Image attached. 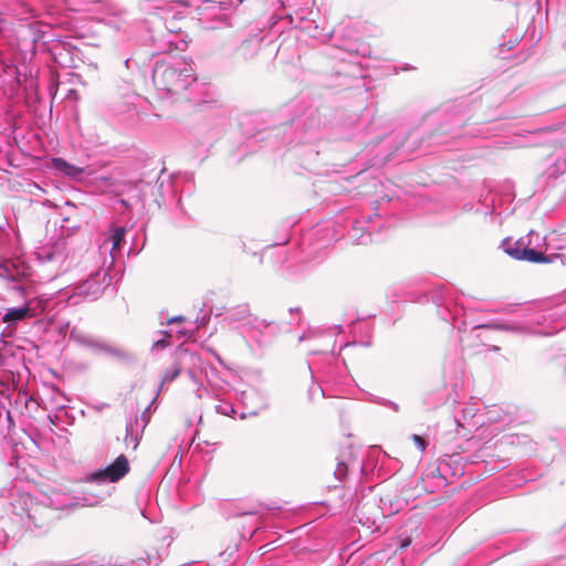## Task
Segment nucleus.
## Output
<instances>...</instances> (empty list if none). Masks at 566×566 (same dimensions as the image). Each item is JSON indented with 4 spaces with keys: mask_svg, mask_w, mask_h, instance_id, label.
I'll list each match as a JSON object with an SVG mask.
<instances>
[{
    "mask_svg": "<svg viewBox=\"0 0 566 566\" xmlns=\"http://www.w3.org/2000/svg\"><path fill=\"white\" fill-rule=\"evenodd\" d=\"M195 81L192 64L182 57L158 61L153 70L154 85L168 94H179Z\"/></svg>",
    "mask_w": 566,
    "mask_h": 566,
    "instance_id": "4",
    "label": "nucleus"
},
{
    "mask_svg": "<svg viewBox=\"0 0 566 566\" xmlns=\"http://www.w3.org/2000/svg\"><path fill=\"white\" fill-rule=\"evenodd\" d=\"M511 241H512V238H510V237L503 239L500 248H511Z\"/></svg>",
    "mask_w": 566,
    "mask_h": 566,
    "instance_id": "26",
    "label": "nucleus"
},
{
    "mask_svg": "<svg viewBox=\"0 0 566 566\" xmlns=\"http://www.w3.org/2000/svg\"><path fill=\"white\" fill-rule=\"evenodd\" d=\"M53 167L63 172L65 176L72 177L74 179H80L85 171L84 168L71 165L62 158H54Z\"/></svg>",
    "mask_w": 566,
    "mask_h": 566,
    "instance_id": "17",
    "label": "nucleus"
},
{
    "mask_svg": "<svg viewBox=\"0 0 566 566\" xmlns=\"http://www.w3.org/2000/svg\"><path fill=\"white\" fill-rule=\"evenodd\" d=\"M198 360L199 357L197 354L186 348H179L176 352L175 363L165 371L161 378L159 390H161L166 384L172 382L180 375L181 370L186 368L188 363L195 366Z\"/></svg>",
    "mask_w": 566,
    "mask_h": 566,
    "instance_id": "8",
    "label": "nucleus"
},
{
    "mask_svg": "<svg viewBox=\"0 0 566 566\" xmlns=\"http://www.w3.org/2000/svg\"><path fill=\"white\" fill-rule=\"evenodd\" d=\"M130 252H134L135 255L137 254L136 250L129 249L128 255L130 254Z\"/></svg>",
    "mask_w": 566,
    "mask_h": 566,
    "instance_id": "33",
    "label": "nucleus"
},
{
    "mask_svg": "<svg viewBox=\"0 0 566 566\" xmlns=\"http://www.w3.org/2000/svg\"><path fill=\"white\" fill-rule=\"evenodd\" d=\"M512 259L533 263H554L560 261L566 264V253L546 254V250H504Z\"/></svg>",
    "mask_w": 566,
    "mask_h": 566,
    "instance_id": "9",
    "label": "nucleus"
},
{
    "mask_svg": "<svg viewBox=\"0 0 566 566\" xmlns=\"http://www.w3.org/2000/svg\"><path fill=\"white\" fill-rule=\"evenodd\" d=\"M189 377L193 380V381H197V375H196V371L192 369V368H188L187 370Z\"/></svg>",
    "mask_w": 566,
    "mask_h": 566,
    "instance_id": "28",
    "label": "nucleus"
},
{
    "mask_svg": "<svg viewBox=\"0 0 566 566\" xmlns=\"http://www.w3.org/2000/svg\"><path fill=\"white\" fill-rule=\"evenodd\" d=\"M546 243V239L538 232L530 231L525 237H521L514 243V248H541Z\"/></svg>",
    "mask_w": 566,
    "mask_h": 566,
    "instance_id": "16",
    "label": "nucleus"
},
{
    "mask_svg": "<svg viewBox=\"0 0 566 566\" xmlns=\"http://www.w3.org/2000/svg\"><path fill=\"white\" fill-rule=\"evenodd\" d=\"M70 338L82 346L90 347L93 349H98L101 345V343L97 339H95L92 335L85 333L84 331L77 327H73L70 331Z\"/></svg>",
    "mask_w": 566,
    "mask_h": 566,
    "instance_id": "15",
    "label": "nucleus"
},
{
    "mask_svg": "<svg viewBox=\"0 0 566 566\" xmlns=\"http://www.w3.org/2000/svg\"><path fill=\"white\" fill-rule=\"evenodd\" d=\"M409 544H410V539H408V542L403 543L401 546L407 547Z\"/></svg>",
    "mask_w": 566,
    "mask_h": 566,
    "instance_id": "31",
    "label": "nucleus"
},
{
    "mask_svg": "<svg viewBox=\"0 0 566 566\" xmlns=\"http://www.w3.org/2000/svg\"><path fill=\"white\" fill-rule=\"evenodd\" d=\"M96 189L105 192L108 191L114 185L115 180L111 175L96 176L93 181Z\"/></svg>",
    "mask_w": 566,
    "mask_h": 566,
    "instance_id": "19",
    "label": "nucleus"
},
{
    "mask_svg": "<svg viewBox=\"0 0 566 566\" xmlns=\"http://www.w3.org/2000/svg\"><path fill=\"white\" fill-rule=\"evenodd\" d=\"M182 321H185V317H184V316H174V317H171V318L168 321V324L179 323V322H182Z\"/></svg>",
    "mask_w": 566,
    "mask_h": 566,
    "instance_id": "27",
    "label": "nucleus"
},
{
    "mask_svg": "<svg viewBox=\"0 0 566 566\" xmlns=\"http://www.w3.org/2000/svg\"><path fill=\"white\" fill-rule=\"evenodd\" d=\"M35 262L51 277L65 273L72 266L70 250H36Z\"/></svg>",
    "mask_w": 566,
    "mask_h": 566,
    "instance_id": "7",
    "label": "nucleus"
},
{
    "mask_svg": "<svg viewBox=\"0 0 566 566\" xmlns=\"http://www.w3.org/2000/svg\"><path fill=\"white\" fill-rule=\"evenodd\" d=\"M473 328H488V329H495V331H513L516 332L520 328L513 325L507 324H499V323H486V324H480L474 326Z\"/></svg>",
    "mask_w": 566,
    "mask_h": 566,
    "instance_id": "20",
    "label": "nucleus"
},
{
    "mask_svg": "<svg viewBox=\"0 0 566 566\" xmlns=\"http://www.w3.org/2000/svg\"><path fill=\"white\" fill-rule=\"evenodd\" d=\"M134 233H142V232L140 231H135L133 229V232L127 237V241H129V242L132 241Z\"/></svg>",
    "mask_w": 566,
    "mask_h": 566,
    "instance_id": "30",
    "label": "nucleus"
},
{
    "mask_svg": "<svg viewBox=\"0 0 566 566\" xmlns=\"http://www.w3.org/2000/svg\"><path fill=\"white\" fill-rule=\"evenodd\" d=\"M122 250H87V260H93L97 264L92 270L87 280L76 284L73 289V296H84L87 300H96L102 295L114 276L120 269H116V260Z\"/></svg>",
    "mask_w": 566,
    "mask_h": 566,
    "instance_id": "3",
    "label": "nucleus"
},
{
    "mask_svg": "<svg viewBox=\"0 0 566 566\" xmlns=\"http://www.w3.org/2000/svg\"><path fill=\"white\" fill-rule=\"evenodd\" d=\"M169 345V343L166 340V339H158L156 340L154 344H153V347L151 349L153 350H158V349H164L166 348L167 346Z\"/></svg>",
    "mask_w": 566,
    "mask_h": 566,
    "instance_id": "24",
    "label": "nucleus"
},
{
    "mask_svg": "<svg viewBox=\"0 0 566 566\" xmlns=\"http://www.w3.org/2000/svg\"><path fill=\"white\" fill-rule=\"evenodd\" d=\"M144 429L139 427V420L138 418H135L134 420H129L126 423V434L124 438V442L127 448L132 447L133 450H136L139 441L142 439Z\"/></svg>",
    "mask_w": 566,
    "mask_h": 566,
    "instance_id": "13",
    "label": "nucleus"
},
{
    "mask_svg": "<svg viewBox=\"0 0 566 566\" xmlns=\"http://www.w3.org/2000/svg\"><path fill=\"white\" fill-rule=\"evenodd\" d=\"M216 411L223 416H231L234 412V409L229 402H220L216 406Z\"/></svg>",
    "mask_w": 566,
    "mask_h": 566,
    "instance_id": "22",
    "label": "nucleus"
},
{
    "mask_svg": "<svg viewBox=\"0 0 566 566\" xmlns=\"http://www.w3.org/2000/svg\"><path fill=\"white\" fill-rule=\"evenodd\" d=\"M98 349L104 350L105 353L124 361H128L134 358L129 352L120 347L108 346L101 343Z\"/></svg>",
    "mask_w": 566,
    "mask_h": 566,
    "instance_id": "18",
    "label": "nucleus"
},
{
    "mask_svg": "<svg viewBox=\"0 0 566 566\" xmlns=\"http://www.w3.org/2000/svg\"><path fill=\"white\" fill-rule=\"evenodd\" d=\"M492 350H499V347L497 346H493Z\"/></svg>",
    "mask_w": 566,
    "mask_h": 566,
    "instance_id": "34",
    "label": "nucleus"
},
{
    "mask_svg": "<svg viewBox=\"0 0 566 566\" xmlns=\"http://www.w3.org/2000/svg\"><path fill=\"white\" fill-rule=\"evenodd\" d=\"M386 406L390 407L391 409H394L395 411H398L399 410V406L396 403V402H392V401H388L386 403Z\"/></svg>",
    "mask_w": 566,
    "mask_h": 566,
    "instance_id": "29",
    "label": "nucleus"
},
{
    "mask_svg": "<svg viewBox=\"0 0 566 566\" xmlns=\"http://www.w3.org/2000/svg\"><path fill=\"white\" fill-rule=\"evenodd\" d=\"M262 39L252 35L241 42L235 49L233 57L237 62H248L256 56L261 49Z\"/></svg>",
    "mask_w": 566,
    "mask_h": 566,
    "instance_id": "12",
    "label": "nucleus"
},
{
    "mask_svg": "<svg viewBox=\"0 0 566 566\" xmlns=\"http://www.w3.org/2000/svg\"><path fill=\"white\" fill-rule=\"evenodd\" d=\"M432 302L437 305L438 315L446 322H451L459 332L465 329L464 321L457 324L459 316L463 313V306L459 305L455 292L448 285H439L432 290Z\"/></svg>",
    "mask_w": 566,
    "mask_h": 566,
    "instance_id": "6",
    "label": "nucleus"
},
{
    "mask_svg": "<svg viewBox=\"0 0 566 566\" xmlns=\"http://www.w3.org/2000/svg\"><path fill=\"white\" fill-rule=\"evenodd\" d=\"M142 424L139 423V427H142L143 429H145V427L147 426L148 421H149V413H148V409H146L143 413H142Z\"/></svg>",
    "mask_w": 566,
    "mask_h": 566,
    "instance_id": "25",
    "label": "nucleus"
},
{
    "mask_svg": "<svg viewBox=\"0 0 566 566\" xmlns=\"http://www.w3.org/2000/svg\"><path fill=\"white\" fill-rule=\"evenodd\" d=\"M133 232V228L116 227L111 229L109 239L112 241V248H122L129 245V248H137L138 245L145 244V238L143 233H134L132 241H127V237Z\"/></svg>",
    "mask_w": 566,
    "mask_h": 566,
    "instance_id": "11",
    "label": "nucleus"
},
{
    "mask_svg": "<svg viewBox=\"0 0 566 566\" xmlns=\"http://www.w3.org/2000/svg\"><path fill=\"white\" fill-rule=\"evenodd\" d=\"M412 440L415 442V444L417 446V448L423 452L426 450V447H427V443L424 441V439L418 434H413L412 436Z\"/></svg>",
    "mask_w": 566,
    "mask_h": 566,
    "instance_id": "23",
    "label": "nucleus"
},
{
    "mask_svg": "<svg viewBox=\"0 0 566 566\" xmlns=\"http://www.w3.org/2000/svg\"><path fill=\"white\" fill-rule=\"evenodd\" d=\"M250 308L248 304H241L235 307L227 310L223 321L229 325L235 323H243L250 317Z\"/></svg>",
    "mask_w": 566,
    "mask_h": 566,
    "instance_id": "14",
    "label": "nucleus"
},
{
    "mask_svg": "<svg viewBox=\"0 0 566 566\" xmlns=\"http://www.w3.org/2000/svg\"><path fill=\"white\" fill-rule=\"evenodd\" d=\"M73 505V499L61 490L53 489L50 493L42 492L36 497H33L14 485L9 490L6 510L12 527L19 532L28 531L32 527H42L45 521L44 513L49 507L64 510Z\"/></svg>",
    "mask_w": 566,
    "mask_h": 566,
    "instance_id": "2",
    "label": "nucleus"
},
{
    "mask_svg": "<svg viewBox=\"0 0 566 566\" xmlns=\"http://www.w3.org/2000/svg\"><path fill=\"white\" fill-rule=\"evenodd\" d=\"M348 467V462H346L345 460H339L334 471L335 478L339 481H343L347 475Z\"/></svg>",
    "mask_w": 566,
    "mask_h": 566,
    "instance_id": "21",
    "label": "nucleus"
},
{
    "mask_svg": "<svg viewBox=\"0 0 566 566\" xmlns=\"http://www.w3.org/2000/svg\"><path fill=\"white\" fill-rule=\"evenodd\" d=\"M120 203L124 205L125 207L128 206L127 202L124 199L120 200Z\"/></svg>",
    "mask_w": 566,
    "mask_h": 566,
    "instance_id": "32",
    "label": "nucleus"
},
{
    "mask_svg": "<svg viewBox=\"0 0 566 566\" xmlns=\"http://www.w3.org/2000/svg\"><path fill=\"white\" fill-rule=\"evenodd\" d=\"M129 472V463L124 454H120L107 468L95 472L92 475L93 480H102L109 482H117Z\"/></svg>",
    "mask_w": 566,
    "mask_h": 566,
    "instance_id": "10",
    "label": "nucleus"
},
{
    "mask_svg": "<svg viewBox=\"0 0 566 566\" xmlns=\"http://www.w3.org/2000/svg\"><path fill=\"white\" fill-rule=\"evenodd\" d=\"M252 255L260 263L266 260L269 268L289 275L304 271L313 261L312 250H262Z\"/></svg>",
    "mask_w": 566,
    "mask_h": 566,
    "instance_id": "5",
    "label": "nucleus"
},
{
    "mask_svg": "<svg viewBox=\"0 0 566 566\" xmlns=\"http://www.w3.org/2000/svg\"><path fill=\"white\" fill-rule=\"evenodd\" d=\"M32 274V266L21 256L0 262V277L8 282V290L24 300L23 305L9 307L1 316V322L8 324V326H14L35 316L36 310L45 312L50 308L51 298L46 295L31 297L34 293V286L30 281Z\"/></svg>",
    "mask_w": 566,
    "mask_h": 566,
    "instance_id": "1",
    "label": "nucleus"
}]
</instances>
